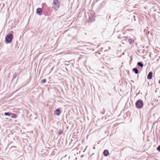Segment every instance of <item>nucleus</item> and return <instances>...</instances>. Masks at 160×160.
I'll list each match as a JSON object with an SVG mask.
<instances>
[{
    "mask_svg": "<svg viewBox=\"0 0 160 160\" xmlns=\"http://www.w3.org/2000/svg\"><path fill=\"white\" fill-rule=\"evenodd\" d=\"M13 38V35L10 33L7 35L5 37V42L6 44L9 43L11 42Z\"/></svg>",
    "mask_w": 160,
    "mask_h": 160,
    "instance_id": "obj_1",
    "label": "nucleus"
},
{
    "mask_svg": "<svg viewBox=\"0 0 160 160\" xmlns=\"http://www.w3.org/2000/svg\"><path fill=\"white\" fill-rule=\"evenodd\" d=\"M143 105V102L141 99L137 100L135 103L136 107L139 109L142 108Z\"/></svg>",
    "mask_w": 160,
    "mask_h": 160,
    "instance_id": "obj_2",
    "label": "nucleus"
},
{
    "mask_svg": "<svg viewBox=\"0 0 160 160\" xmlns=\"http://www.w3.org/2000/svg\"><path fill=\"white\" fill-rule=\"evenodd\" d=\"M53 7L56 10H57L59 7V2L58 0H53L52 3Z\"/></svg>",
    "mask_w": 160,
    "mask_h": 160,
    "instance_id": "obj_3",
    "label": "nucleus"
},
{
    "mask_svg": "<svg viewBox=\"0 0 160 160\" xmlns=\"http://www.w3.org/2000/svg\"><path fill=\"white\" fill-rule=\"evenodd\" d=\"M137 65L138 66H139L140 67V68H138L139 70V71H142V68L143 66V63L141 62H138L137 63Z\"/></svg>",
    "mask_w": 160,
    "mask_h": 160,
    "instance_id": "obj_4",
    "label": "nucleus"
},
{
    "mask_svg": "<svg viewBox=\"0 0 160 160\" xmlns=\"http://www.w3.org/2000/svg\"><path fill=\"white\" fill-rule=\"evenodd\" d=\"M148 29L149 28L148 27L144 29V32L145 33V34L147 35L148 38L149 40V37L148 36V35L149 34V31H148Z\"/></svg>",
    "mask_w": 160,
    "mask_h": 160,
    "instance_id": "obj_5",
    "label": "nucleus"
},
{
    "mask_svg": "<svg viewBox=\"0 0 160 160\" xmlns=\"http://www.w3.org/2000/svg\"><path fill=\"white\" fill-rule=\"evenodd\" d=\"M61 113V111L59 108L57 109L55 111L54 114L57 116H59Z\"/></svg>",
    "mask_w": 160,
    "mask_h": 160,
    "instance_id": "obj_6",
    "label": "nucleus"
},
{
    "mask_svg": "<svg viewBox=\"0 0 160 160\" xmlns=\"http://www.w3.org/2000/svg\"><path fill=\"white\" fill-rule=\"evenodd\" d=\"M42 12V10L41 8H38L37 9L36 13L39 15H41V13Z\"/></svg>",
    "mask_w": 160,
    "mask_h": 160,
    "instance_id": "obj_7",
    "label": "nucleus"
},
{
    "mask_svg": "<svg viewBox=\"0 0 160 160\" xmlns=\"http://www.w3.org/2000/svg\"><path fill=\"white\" fill-rule=\"evenodd\" d=\"M94 21V19L93 17L91 15V16H89V18L87 22H92Z\"/></svg>",
    "mask_w": 160,
    "mask_h": 160,
    "instance_id": "obj_8",
    "label": "nucleus"
},
{
    "mask_svg": "<svg viewBox=\"0 0 160 160\" xmlns=\"http://www.w3.org/2000/svg\"><path fill=\"white\" fill-rule=\"evenodd\" d=\"M103 153L104 156H107L109 154V152L106 149L104 150Z\"/></svg>",
    "mask_w": 160,
    "mask_h": 160,
    "instance_id": "obj_9",
    "label": "nucleus"
},
{
    "mask_svg": "<svg viewBox=\"0 0 160 160\" xmlns=\"http://www.w3.org/2000/svg\"><path fill=\"white\" fill-rule=\"evenodd\" d=\"M132 70L136 74H138L139 73V70L136 68H133Z\"/></svg>",
    "mask_w": 160,
    "mask_h": 160,
    "instance_id": "obj_10",
    "label": "nucleus"
},
{
    "mask_svg": "<svg viewBox=\"0 0 160 160\" xmlns=\"http://www.w3.org/2000/svg\"><path fill=\"white\" fill-rule=\"evenodd\" d=\"M10 117L12 118H17V115L15 113H11V116Z\"/></svg>",
    "mask_w": 160,
    "mask_h": 160,
    "instance_id": "obj_11",
    "label": "nucleus"
},
{
    "mask_svg": "<svg viewBox=\"0 0 160 160\" xmlns=\"http://www.w3.org/2000/svg\"><path fill=\"white\" fill-rule=\"evenodd\" d=\"M11 113L10 112H5L4 113V115L5 116H11Z\"/></svg>",
    "mask_w": 160,
    "mask_h": 160,
    "instance_id": "obj_12",
    "label": "nucleus"
},
{
    "mask_svg": "<svg viewBox=\"0 0 160 160\" xmlns=\"http://www.w3.org/2000/svg\"><path fill=\"white\" fill-rule=\"evenodd\" d=\"M128 41L130 44H132L134 42V40L132 39H129L128 40Z\"/></svg>",
    "mask_w": 160,
    "mask_h": 160,
    "instance_id": "obj_13",
    "label": "nucleus"
},
{
    "mask_svg": "<svg viewBox=\"0 0 160 160\" xmlns=\"http://www.w3.org/2000/svg\"><path fill=\"white\" fill-rule=\"evenodd\" d=\"M63 131L62 130L60 129L59 130L58 134L59 135H61L62 134V133H63Z\"/></svg>",
    "mask_w": 160,
    "mask_h": 160,
    "instance_id": "obj_14",
    "label": "nucleus"
},
{
    "mask_svg": "<svg viewBox=\"0 0 160 160\" xmlns=\"http://www.w3.org/2000/svg\"><path fill=\"white\" fill-rule=\"evenodd\" d=\"M105 112V109L104 108H103V110L102 111H101L100 112V113L101 114H104V113Z\"/></svg>",
    "mask_w": 160,
    "mask_h": 160,
    "instance_id": "obj_15",
    "label": "nucleus"
},
{
    "mask_svg": "<svg viewBox=\"0 0 160 160\" xmlns=\"http://www.w3.org/2000/svg\"><path fill=\"white\" fill-rule=\"evenodd\" d=\"M46 82V80L45 79H42L41 80V82L43 83H45Z\"/></svg>",
    "mask_w": 160,
    "mask_h": 160,
    "instance_id": "obj_16",
    "label": "nucleus"
},
{
    "mask_svg": "<svg viewBox=\"0 0 160 160\" xmlns=\"http://www.w3.org/2000/svg\"><path fill=\"white\" fill-rule=\"evenodd\" d=\"M147 78L148 79H150V72L148 73V75Z\"/></svg>",
    "mask_w": 160,
    "mask_h": 160,
    "instance_id": "obj_17",
    "label": "nucleus"
},
{
    "mask_svg": "<svg viewBox=\"0 0 160 160\" xmlns=\"http://www.w3.org/2000/svg\"><path fill=\"white\" fill-rule=\"evenodd\" d=\"M157 150L159 152H160V145H159L157 148Z\"/></svg>",
    "mask_w": 160,
    "mask_h": 160,
    "instance_id": "obj_18",
    "label": "nucleus"
},
{
    "mask_svg": "<svg viewBox=\"0 0 160 160\" xmlns=\"http://www.w3.org/2000/svg\"><path fill=\"white\" fill-rule=\"evenodd\" d=\"M135 16L134 15H133V18H132V20L133 19L134 21H136V19H135Z\"/></svg>",
    "mask_w": 160,
    "mask_h": 160,
    "instance_id": "obj_19",
    "label": "nucleus"
},
{
    "mask_svg": "<svg viewBox=\"0 0 160 160\" xmlns=\"http://www.w3.org/2000/svg\"><path fill=\"white\" fill-rule=\"evenodd\" d=\"M16 148V146H12V147H11L10 148V149H12V148Z\"/></svg>",
    "mask_w": 160,
    "mask_h": 160,
    "instance_id": "obj_20",
    "label": "nucleus"
},
{
    "mask_svg": "<svg viewBox=\"0 0 160 160\" xmlns=\"http://www.w3.org/2000/svg\"><path fill=\"white\" fill-rule=\"evenodd\" d=\"M16 73H15V74L13 75V78H15L16 77Z\"/></svg>",
    "mask_w": 160,
    "mask_h": 160,
    "instance_id": "obj_21",
    "label": "nucleus"
},
{
    "mask_svg": "<svg viewBox=\"0 0 160 160\" xmlns=\"http://www.w3.org/2000/svg\"><path fill=\"white\" fill-rule=\"evenodd\" d=\"M152 73L151 72V79L152 78Z\"/></svg>",
    "mask_w": 160,
    "mask_h": 160,
    "instance_id": "obj_22",
    "label": "nucleus"
},
{
    "mask_svg": "<svg viewBox=\"0 0 160 160\" xmlns=\"http://www.w3.org/2000/svg\"><path fill=\"white\" fill-rule=\"evenodd\" d=\"M122 38H124V40H125V39H126V38H127V37H123ZM125 40H126V39H125Z\"/></svg>",
    "mask_w": 160,
    "mask_h": 160,
    "instance_id": "obj_23",
    "label": "nucleus"
},
{
    "mask_svg": "<svg viewBox=\"0 0 160 160\" xmlns=\"http://www.w3.org/2000/svg\"><path fill=\"white\" fill-rule=\"evenodd\" d=\"M87 46L86 45H84L83 47H87Z\"/></svg>",
    "mask_w": 160,
    "mask_h": 160,
    "instance_id": "obj_24",
    "label": "nucleus"
},
{
    "mask_svg": "<svg viewBox=\"0 0 160 160\" xmlns=\"http://www.w3.org/2000/svg\"><path fill=\"white\" fill-rule=\"evenodd\" d=\"M158 83L160 84V80H159V81H158Z\"/></svg>",
    "mask_w": 160,
    "mask_h": 160,
    "instance_id": "obj_25",
    "label": "nucleus"
},
{
    "mask_svg": "<svg viewBox=\"0 0 160 160\" xmlns=\"http://www.w3.org/2000/svg\"><path fill=\"white\" fill-rule=\"evenodd\" d=\"M22 157H19V158H21V159H22Z\"/></svg>",
    "mask_w": 160,
    "mask_h": 160,
    "instance_id": "obj_26",
    "label": "nucleus"
},
{
    "mask_svg": "<svg viewBox=\"0 0 160 160\" xmlns=\"http://www.w3.org/2000/svg\"><path fill=\"white\" fill-rule=\"evenodd\" d=\"M118 38H120V37H119V36H118Z\"/></svg>",
    "mask_w": 160,
    "mask_h": 160,
    "instance_id": "obj_27",
    "label": "nucleus"
},
{
    "mask_svg": "<svg viewBox=\"0 0 160 160\" xmlns=\"http://www.w3.org/2000/svg\"><path fill=\"white\" fill-rule=\"evenodd\" d=\"M131 82H134V81L132 80H131Z\"/></svg>",
    "mask_w": 160,
    "mask_h": 160,
    "instance_id": "obj_28",
    "label": "nucleus"
},
{
    "mask_svg": "<svg viewBox=\"0 0 160 160\" xmlns=\"http://www.w3.org/2000/svg\"><path fill=\"white\" fill-rule=\"evenodd\" d=\"M95 147H93V149H95Z\"/></svg>",
    "mask_w": 160,
    "mask_h": 160,
    "instance_id": "obj_29",
    "label": "nucleus"
},
{
    "mask_svg": "<svg viewBox=\"0 0 160 160\" xmlns=\"http://www.w3.org/2000/svg\"><path fill=\"white\" fill-rule=\"evenodd\" d=\"M149 44H150V42H149Z\"/></svg>",
    "mask_w": 160,
    "mask_h": 160,
    "instance_id": "obj_30",
    "label": "nucleus"
},
{
    "mask_svg": "<svg viewBox=\"0 0 160 160\" xmlns=\"http://www.w3.org/2000/svg\"><path fill=\"white\" fill-rule=\"evenodd\" d=\"M148 85H149V82H148Z\"/></svg>",
    "mask_w": 160,
    "mask_h": 160,
    "instance_id": "obj_31",
    "label": "nucleus"
},
{
    "mask_svg": "<svg viewBox=\"0 0 160 160\" xmlns=\"http://www.w3.org/2000/svg\"><path fill=\"white\" fill-rule=\"evenodd\" d=\"M149 56H150V53H149Z\"/></svg>",
    "mask_w": 160,
    "mask_h": 160,
    "instance_id": "obj_32",
    "label": "nucleus"
},
{
    "mask_svg": "<svg viewBox=\"0 0 160 160\" xmlns=\"http://www.w3.org/2000/svg\"><path fill=\"white\" fill-rule=\"evenodd\" d=\"M147 140H148V141H149V140H148V138Z\"/></svg>",
    "mask_w": 160,
    "mask_h": 160,
    "instance_id": "obj_33",
    "label": "nucleus"
}]
</instances>
